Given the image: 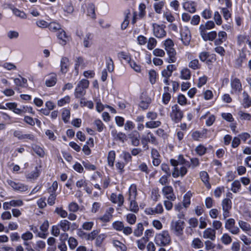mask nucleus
<instances>
[{"label":"nucleus","instance_id":"1","mask_svg":"<svg viewBox=\"0 0 251 251\" xmlns=\"http://www.w3.org/2000/svg\"><path fill=\"white\" fill-rule=\"evenodd\" d=\"M154 242L158 246L163 247L171 243V237L167 230H163L155 235Z\"/></svg>","mask_w":251,"mask_h":251},{"label":"nucleus","instance_id":"2","mask_svg":"<svg viewBox=\"0 0 251 251\" xmlns=\"http://www.w3.org/2000/svg\"><path fill=\"white\" fill-rule=\"evenodd\" d=\"M165 49L167 52L169 57L168 62L169 63H174L176 61V51L174 48V43L173 40L171 39H167L164 43Z\"/></svg>","mask_w":251,"mask_h":251},{"label":"nucleus","instance_id":"3","mask_svg":"<svg viewBox=\"0 0 251 251\" xmlns=\"http://www.w3.org/2000/svg\"><path fill=\"white\" fill-rule=\"evenodd\" d=\"M89 85V82L87 79H82L80 80L75 88V95L76 98H80L85 94V89H87Z\"/></svg>","mask_w":251,"mask_h":251},{"label":"nucleus","instance_id":"4","mask_svg":"<svg viewBox=\"0 0 251 251\" xmlns=\"http://www.w3.org/2000/svg\"><path fill=\"white\" fill-rule=\"evenodd\" d=\"M184 222L180 220L172 221L171 223V229L174 234L177 236H181L183 234Z\"/></svg>","mask_w":251,"mask_h":251},{"label":"nucleus","instance_id":"5","mask_svg":"<svg viewBox=\"0 0 251 251\" xmlns=\"http://www.w3.org/2000/svg\"><path fill=\"white\" fill-rule=\"evenodd\" d=\"M180 39L184 46H187L190 44L191 35L189 28L187 26L182 28L181 30Z\"/></svg>","mask_w":251,"mask_h":251},{"label":"nucleus","instance_id":"6","mask_svg":"<svg viewBox=\"0 0 251 251\" xmlns=\"http://www.w3.org/2000/svg\"><path fill=\"white\" fill-rule=\"evenodd\" d=\"M222 209L223 211V217L224 219L229 216V211L231 209L232 202L230 199H224L222 203Z\"/></svg>","mask_w":251,"mask_h":251},{"label":"nucleus","instance_id":"7","mask_svg":"<svg viewBox=\"0 0 251 251\" xmlns=\"http://www.w3.org/2000/svg\"><path fill=\"white\" fill-rule=\"evenodd\" d=\"M172 119L177 123L181 120L183 117V114L178 108L177 105L175 104L172 107V112L171 114Z\"/></svg>","mask_w":251,"mask_h":251},{"label":"nucleus","instance_id":"8","mask_svg":"<svg viewBox=\"0 0 251 251\" xmlns=\"http://www.w3.org/2000/svg\"><path fill=\"white\" fill-rule=\"evenodd\" d=\"M149 142H151L154 144H157L156 138L150 132H148L147 135L142 136L141 139V143L143 147L147 149H149L148 145Z\"/></svg>","mask_w":251,"mask_h":251},{"label":"nucleus","instance_id":"9","mask_svg":"<svg viewBox=\"0 0 251 251\" xmlns=\"http://www.w3.org/2000/svg\"><path fill=\"white\" fill-rule=\"evenodd\" d=\"M152 26L153 34L155 37L161 38L166 36V32L163 25H160L157 24H153Z\"/></svg>","mask_w":251,"mask_h":251},{"label":"nucleus","instance_id":"10","mask_svg":"<svg viewBox=\"0 0 251 251\" xmlns=\"http://www.w3.org/2000/svg\"><path fill=\"white\" fill-rule=\"evenodd\" d=\"M42 171V165L39 164L36 166L34 170L26 174L25 177L27 179L30 180L36 179L40 176Z\"/></svg>","mask_w":251,"mask_h":251},{"label":"nucleus","instance_id":"11","mask_svg":"<svg viewBox=\"0 0 251 251\" xmlns=\"http://www.w3.org/2000/svg\"><path fill=\"white\" fill-rule=\"evenodd\" d=\"M230 85L232 94H238L242 90V84L240 80L237 78H234L231 80Z\"/></svg>","mask_w":251,"mask_h":251},{"label":"nucleus","instance_id":"12","mask_svg":"<svg viewBox=\"0 0 251 251\" xmlns=\"http://www.w3.org/2000/svg\"><path fill=\"white\" fill-rule=\"evenodd\" d=\"M7 183L15 190L24 192L28 189V187L23 184L16 182L11 180H8Z\"/></svg>","mask_w":251,"mask_h":251},{"label":"nucleus","instance_id":"13","mask_svg":"<svg viewBox=\"0 0 251 251\" xmlns=\"http://www.w3.org/2000/svg\"><path fill=\"white\" fill-rule=\"evenodd\" d=\"M201 35L205 41H213L215 40L217 36V32L215 31H211L207 32V31L200 32Z\"/></svg>","mask_w":251,"mask_h":251},{"label":"nucleus","instance_id":"14","mask_svg":"<svg viewBox=\"0 0 251 251\" xmlns=\"http://www.w3.org/2000/svg\"><path fill=\"white\" fill-rule=\"evenodd\" d=\"M163 212V208L161 204H158L154 208H147L145 212L148 215H155L161 214Z\"/></svg>","mask_w":251,"mask_h":251},{"label":"nucleus","instance_id":"15","mask_svg":"<svg viewBox=\"0 0 251 251\" xmlns=\"http://www.w3.org/2000/svg\"><path fill=\"white\" fill-rule=\"evenodd\" d=\"M162 192L163 195L167 199L171 201H174L176 199V196L173 193V189L171 186H165L162 189Z\"/></svg>","mask_w":251,"mask_h":251},{"label":"nucleus","instance_id":"16","mask_svg":"<svg viewBox=\"0 0 251 251\" xmlns=\"http://www.w3.org/2000/svg\"><path fill=\"white\" fill-rule=\"evenodd\" d=\"M187 172V169L185 166H181L180 168L175 167L172 173L174 177H177L179 176H183Z\"/></svg>","mask_w":251,"mask_h":251},{"label":"nucleus","instance_id":"17","mask_svg":"<svg viewBox=\"0 0 251 251\" xmlns=\"http://www.w3.org/2000/svg\"><path fill=\"white\" fill-rule=\"evenodd\" d=\"M203 237L204 239H209L214 241L216 238V231L212 228H206L203 232Z\"/></svg>","mask_w":251,"mask_h":251},{"label":"nucleus","instance_id":"18","mask_svg":"<svg viewBox=\"0 0 251 251\" xmlns=\"http://www.w3.org/2000/svg\"><path fill=\"white\" fill-rule=\"evenodd\" d=\"M151 102V98L145 95L142 94L141 96V101L139 104V106L143 110L147 109Z\"/></svg>","mask_w":251,"mask_h":251},{"label":"nucleus","instance_id":"19","mask_svg":"<svg viewBox=\"0 0 251 251\" xmlns=\"http://www.w3.org/2000/svg\"><path fill=\"white\" fill-rule=\"evenodd\" d=\"M110 199L113 203L118 204L119 206H122L124 202V198L122 194L116 195L113 193L111 196Z\"/></svg>","mask_w":251,"mask_h":251},{"label":"nucleus","instance_id":"20","mask_svg":"<svg viewBox=\"0 0 251 251\" xmlns=\"http://www.w3.org/2000/svg\"><path fill=\"white\" fill-rule=\"evenodd\" d=\"M129 138L131 140V144L134 146H138L139 145V133L134 130L130 133L129 135Z\"/></svg>","mask_w":251,"mask_h":251},{"label":"nucleus","instance_id":"21","mask_svg":"<svg viewBox=\"0 0 251 251\" xmlns=\"http://www.w3.org/2000/svg\"><path fill=\"white\" fill-rule=\"evenodd\" d=\"M215 23L212 21H208L204 24L200 25L199 27L200 32L206 31L207 30H210L214 28Z\"/></svg>","mask_w":251,"mask_h":251},{"label":"nucleus","instance_id":"22","mask_svg":"<svg viewBox=\"0 0 251 251\" xmlns=\"http://www.w3.org/2000/svg\"><path fill=\"white\" fill-rule=\"evenodd\" d=\"M227 38V34L225 31H221L218 34V38L216 39L214 43L216 45H219L225 42Z\"/></svg>","mask_w":251,"mask_h":251},{"label":"nucleus","instance_id":"23","mask_svg":"<svg viewBox=\"0 0 251 251\" xmlns=\"http://www.w3.org/2000/svg\"><path fill=\"white\" fill-rule=\"evenodd\" d=\"M69 59L66 57H63L61 60L60 63L61 72L63 74H66L69 70Z\"/></svg>","mask_w":251,"mask_h":251},{"label":"nucleus","instance_id":"24","mask_svg":"<svg viewBox=\"0 0 251 251\" xmlns=\"http://www.w3.org/2000/svg\"><path fill=\"white\" fill-rule=\"evenodd\" d=\"M151 154L153 159V164L156 166H158L161 162L159 158L160 155L158 151L155 149H152Z\"/></svg>","mask_w":251,"mask_h":251},{"label":"nucleus","instance_id":"25","mask_svg":"<svg viewBox=\"0 0 251 251\" xmlns=\"http://www.w3.org/2000/svg\"><path fill=\"white\" fill-rule=\"evenodd\" d=\"M114 211V209L110 207L105 212V213L100 218V220L103 222H109L112 217V213Z\"/></svg>","mask_w":251,"mask_h":251},{"label":"nucleus","instance_id":"26","mask_svg":"<svg viewBox=\"0 0 251 251\" xmlns=\"http://www.w3.org/2000/svg\"><path fill=\"white\" fill-rule=\"evenodd\" d=\"M183 8L191 13L196 11V5L194 2L192 1H186L183 4Z\"/></svg>","mask_w":251,"mask_h":251},{"label":"nucleus","instance_id":"27","mask_svg":"<svg viewBox=\"0 0 251 251\" xmlns=\"http://www.w3.org/2000/svg\"><path fill=\"white\" fill-rule=\"evenodd\" d=\"M57 36L58 38L60 40V44L62 45H66L69 41V37L67 36L66 32L62 29L58 31Z\"/></svg>","mask_w":251,"mask_h":251},{"label":"nucleus","instance_id":"28","mask_svg":"<svg viewBox=\"0 0 251 251\" xmlns=\"http://www.w3.org/2000/svg\"><path fill=\"white\" fill-rule=\"evenodd\" d=\"M206 117L207 119L206 120L205 123L207 126H211L215 121V117L213 115H210L209 112H207L205 114L202 115L201 117V119H204Z\"/></svg>","mask_w":251,"mask_h":251},{"label":"nucleus","instance_id":"29","mask_svg":"<svg viewBox=\"0 0 251 251\" xmlns=\"http://www.w3.org/2000/svg\"><path fill=\"white\" fill-rule=\"evenodd\" d=\"M14 82L18 87H25L27 85V79L20 75L19 77L14 78Z\"/></svg>","mask_w":251,"mask_h":251},{"label":"nucleus","instance_id":"30","mask_svg":"<svg viewBox=\"0 0 251 251\" xmlns=\"http://www.w3.org/2000/svg\"><path fill=\"white\" fill-rule=\"evenodd\" d=\"M191 246L195 249H200L203 248V243L200 238H195L192 240Z\"/></svg>","mask_w":251,"mask_h":251},{"label":"nucleus","instance_id":"31","mask_svg":"<svg viewBox=\"0 0 251 251\" xmlns=\"http://www.w3.org/2000/svg\"><path fill=\"white\" fill-rule=\"evenodd\" d=\"M200 175L201 181L204 183L205 186L209 189L211 187V185L209 183V176L207 173L202 171L200 173Z\"/></svg>","mask_w":251,"mask_h":251},{"label":"nucleus","instance_id":"32","mask_svg":"<svg viewBox=\"0 0 251 251\" xmlns=\"http://www.w3.org/2000/svg\"><path fill=\"white\" fill-rule=\"evenodd\" d=\"M50 77L46 80V85L48 87H51L54 86L57 82V76L55 74H51L50 75Z\"/></svg>","mask_w":251,"mask_h":251},{"label":"nucleus","instance_id":"33","mask_svg":"<svg viewBox=\"0 0 251 251\" xmlns=\"http://www.w3.org/2000/svg\"><path fill=\"white\" fill-rule=\"evenodd\" d=\"M129 201L128 210L134 213H137L139 211V207L135 199H128Z\"/></svg>","mask_w":251,"mask_h":251},{"label":"nucleus","instance_id":"34","mask_svg":"<svg viewBox=\"0 0 251 251\" xmlns=\"http://www.w3.org/2000/svg\"><path fill=\"white\" fill-rule=\"evenodd\" d=\"M137 196V187L135 184L130 185L128 189V199H136Z\"/></svg>","mask_w":251,"mask_h":251},{"label":"nucleus","instance_id":"35","mask_svg":"<svg viewBox=\"0 0 251 251\" xmlns=\"http://www.w3.org/2000/svg\"><path fill=\"white\" fill-rule=\"evenodd\" d=\"M71 223L67 220H62L60 221L59 226L63 231H67L70 230Z\"/></svg>","mask_w":251,"mask_h":251},{"label":"nucleus","instance_id":"36","mask_svg":"<svg viewBox=\"0 0 251 251\" xmlns=\"http://www.w3.org/2000/svg\"><path fill=\"white\" fill-rule=\"evenodd\" d=\"M191 76L190 70L187 68H184L180 71V77L181 79L188 80Z\"/></svg>","mask_w":251,"mask_h":251},{"label":"nucleus","instance_id":"37","mask_svg":"<svg viewBox=\"0 0 251 251\" xmlns=\"http://www.w3.org/2000/svg\"><path fill=\"white\" fill-rule=\"evenodd\" d=\"M148 242L147 238H141L136 241L137 246L139 249L141 251L145 250L147 243Z\"/></svg>","mask_w":251,"mask_h":251},{"label":"nucleus","instance_id":"38","mask_svg":"<svg viewBox=\"0 0 251 251\" xmlns=\"http://www.w3.org/2000/svg\"><path fill=\"white\" fill-rule=\"evenodd\" d=\"M174 67V66L173 65H168L166 69H164L162 72V76L165 78H169L170 76H171L173 71Z\"/></svg>","mask_w":251,"mask_h":251},{"label":"nucleus","instance_id":"39","mask_svg":"<svg viewBox=\"0 0 251 251\" xmlns=\"http://www.w3.org/2000/svg\"><path fill=\"white\" fill-rule=\"evenodd\" d=\"M32 149L33 151L38 155L39 156L41 157H43L45 155V151L44 150L40 147V146L37 145H32Z\"/></svg>","mask_w":251,"mask_h":251},{"label":"nucleus","instance_id":"40","mask_svg":"<svg viewBox=\"0 0 251 251\" xmlns=\"http://www.w3.org/2000/svg\"><path fill=\"white\" fill-rule=\"evenodd\" d=\"M161 124V123L159 121L151 120V121L147 122L145 125L148 128H154L160 126Z\"/></svg>","mask_w":251,"mask_h":251},{"label":"nucleus","instance_id":"41","mask_svg":"<svg viewBox=\"0 0 251 251\" xmlns=\"http://www.w3.org/2000/svg\"><path fill=\"white\" fill-rule=\"evenodd\" d=\"M170 162L172 166L176 167L178 164L183 165L185 164V160L182 155H180L177 160L171 159Z\"/></svg>","mask_w":251,"mask_h":251},{"label":"nucleus","instance_id":"42","mask_svg":"<svg viewBox=\"0 0 251 251\" xmlns=\"http://www.w3.org/2000/svg\"><path fill=\"white\" fill-rule=\"evenodd\" d=\"M54 212L62 218H65L67 217L68 215V212L65 210L63 209L62 207H56Z\"/></svg>","mask_w":251,"mask_h":251},{"label":"nucleus","instance_id":"43","mask_svg":"<svg viewBox=\"0 0 251 251\" xmlns=\"http://www.w3.org/2000/svg\"><path fill=\"white\" fill-rule=\"evenodd\" d=\"M243 104L245 107H249L251 105V100L249 98L248 94L246 92L243 93Z\"/></svg>","mask_w":251,"mask_h":251},{"label":"nucleus","instance_id":"44","mask_svg":"<svg viewBox=\"0 0 251 251\" xmlns=\"http://www.w3.org/2000/svg\"><path fill=\"white\" fill-rule=\"evenodd\" d=\"M238 225L244 231H249L251 229L250 225L245 221L239 220Z\"/></svg>","mask_w":251,"mask_h":251},{"label":"nucleus","instance_id":"45","mask_svg":"<svg viewBox=\"0 0 251 251\" xmlns=\"http://www.w3.org/2000/svg\"><path fill=\"white\" fill-rule=\"evenodd\" d=\"M188 66L193 70L199 69L201 68V65L197 59H194L190 61Z\"/></svg>","mask_w":251,"mask_h":251},{"label":"nucleus","instance_id":"46","mask_svg":"<svg viewBox=\"0 0 251 251\" xmlns=\"http://www.w3.org/2000/svg\"><path fill=\"white\" fill-rule=\"evenodd\" d=\"M144 227L142 224L138 223L137 225L136 229L134 231V235L136 237H140L143 234Z\"/></svg>","mask_w":251,"mask_h":251},{"label":"nucleus","instance_id":"47","mask_svg":"<svg viewBox=\"0 0 251 251\" xmlns=\"http://www.w3.org/2000/svg\"><path fill=\"white\" fill-rule=\"evenodd\" d=\"M106 236V234L104 233L98 234L96 237V245L98 247H100Z\"/></svg>","mask_w":251,"mask_h":251},{"label":"nucleus","instance_id":"48","mask_svg":"<svg viewBox=\"0 0 251 251\" xmlns=\"http://www.w3.org/2000/svg\"><path fill=\"white\" fill-rule=\"evenodd\" d=\"M126 221L130 225H133L136 223V216L133 213H128L126 216Z\"/></svg>","mask_w":251,"mask_h":251},{"label":"nucleus","instance_id":"49","mask_svg":"<svg viewBox=\"0 0 251 251\" xmlns=\"http://www.w3.org/2000/svg\"><path fill=\"white\" fill-rule=\"evenodd\" d=\"M49 29L54 32H58L61 29L60 25L56 23H51L49 24Z\"/></svg>","mask_w":251,"mask_h":251},{"label":"nucleus","instance_id":"50","mask_svg":"<svg viewBox=\"0 0 251 251\" xmlns=\"http://www.w3.org/2000/svg\"><path fill=\"white\" fill-rule=\"evenodd\" d=\"M238 115L241 120L242 121H250L251 119V115L245 113L242 111L238 113Z\"/></svg>","mask_w":251,"mask_h":251},{"label":"nucleus","instance_id":"51","mask_svg":"<svg viewBox=\"0 0 251 251\" xmlns=\"http://www.w3.org/2000/svg\"><path fill=\"white\" fill-rule=\"evenodd\" d=\"M115 159V152L111 151H109L107 157L108 163L110 166H113Z\"/></svg>","mask_w":251,"mask_h":251},{"label":"nucleus","instance_id":"52","mask_svg":"<svg viewBox=\"0 0 251 251\" xmlns=\"http://www.w3.org/2000/svg\"><path fill=\"white\" fill-rule=\"evenodd\" d=\"M85 66L84 60L81 57L77 58L75 63V70L78 71L79 68L82 69Z\"/></svg>","mask_w":251,"mask_h":251},{"label":"nucleus","instance_id":"53","mask_svg":"<svg viewBox=\"0 0 251 251\" xmlns=\"http://www.w3.org/2000/svg\"><path fill=\"white\" fill-rule=\"evenodd\" d=\"M221 241L225 245H228L232 242L231 237L227 233H224L221 237Z\"/></svg>","mask_w":251,"mask_h":251},{"label":"nucleus","instance_id":"54","mask_svg":"<svg viewBox=\"0 0 251 251\" xmlns=\"http://www.w3.org/2000/svg\"><path fill=\"white\" fill-rule=\"evenodd\" d=\"M91 35L89 33H86L83 39V45L85 48H89L91 46Z\"/></svg>","mask_w":251,"mask_h":251},{"label":"nucleus","instance_id":"55","mask_svg":"<svg viewBox=\"0 0 251 251\" xmlns=\"http://www.w3.org/2000/svg\"><path fill=\"white\" fill-rule=\"evenodd\" d=\"M99 230H94L90 233H87L86 241H93L96 238V236L99 234Z\"/></svg>","mask_w":251,"mask_h":251},{"label":"nucleus","instance_id":"56","mask_svg":"<svg viewBox=\"0 0 251 251\" xmlns=\"http://www.w3.org/2000/svg\"><path fill=\"white\" fill-rule=\"evenodd\" d=\"M70 117V111L67 109H63L62 113V120L65 123H67Z\"/></svg>","mask_w":251,"mask_h":251},{"label":"nucleus","instance_id":"57","mask_svg":"<svg viewBox=\"0 0 251 251\" xmlns=\"http://www.w3.org/2000/svg\"><path fill=\"white\" fill-rule=\"evenodd\" d=\"M157 44V41L154 38L151 37L149 39L147 48L149 50H151L155 48Z\"/></svg>","mask_w":251,"mask_h":251},{"label":"nucleus","instance_id":"58","mask_svg":"<svg viewBox=\"0 0 251 251\" xmlns=\"http://www.w3.org/2000/svg\"><path fill=\"white\" fill-rule=\"evenodd\" d=\"M241 187V184L239 181L238 180H235L233 181V182L232 183V186H231V191L233 193H237L239 190L240 189Z\"/></svg>","mask_w":251,"mask_h":251},{"label":"nucleus","instance_id":"59","mask_svg":"<svg viewBox=\"0 0 251 251\" xmlns=\"http://www.w3.org/2000/svg\"><path fill=\"white\" fill-rule=\"evenodd\" d=\"M164 5V2L163 1H160L158 2L154 3V8L156 12L157 13H160Z\"/></svg>","mask_w":251,"mask_h":251},{"label":"nucleus","instance_id":"60","mask_svg":"<svg viewBox=\"0 0 251 251\" xmlns=\"http://www.w3.org/2000/svg\"><path fill=\"white\" fill-rule=\"evenodd\" d=\"M81 107L87 106L90 109L93 108L94 104L91 101H85L84 99H81L80 101Z\"/></svg>","mask_w":251,"mask_h":251},{"label":"nucleus","instance_id":"61","mask_svg":"<svg viewBox=\"0 0 251 251\" xmlns=\"http://www.w3.org/2000/svg\"><path fill=\"white\" fill-rule=\"evenodd\" d=\"M113 244L115 247L119 248L122 251H126V250L127 248L126 245L118 240H113Z\"/></svg>","mask_w":251,"mask_h":251},{"label":"nucleus","instance_id":"62","mask_svg":"<svg viewBox=\"0 0 251 251\" xmlns=\"http://www.w3.org/2000/svg\"><path fill=\"white\" fill-rule=\"evenodd\" d=\"M124 226L123 223L121 221H116L113 223V228L117 231H122Z\"/></svg>","mask_w":251,"mask_h":251},{"label":"nucleus","instance_id":"63","mask_svg":"<svg viewBox=\"0 0 251 251\" xmlns=\"http://www.w3.org/2000/svg\"><path fill=\"white\" fill-rule=\"evenodd\" d=\"M99 23L100 26L102 28H104V29L109 28L111 26V24L108 21L105 20L103 19L100 20Z\"/></svg>","mask_w":251,"mask_h":251},{"label":"nucleus","instance_id":"64","mask_svg":"<svg viewBox=\"0 0 251 251\" xmlns=\"http://www.w3.org/2000/svg\"><path fill=\"white\" fill-rule=\"evenodd\" d=\"M129 64L130 66L132 68L135 72L139 73L141 72V67L139 65L136 64V63L133 60H129Z\"/></svg>","mask_w":251,"mask_h":251}]
</instances>
